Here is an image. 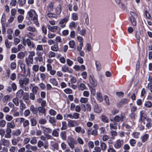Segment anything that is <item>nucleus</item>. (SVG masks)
Segmentation results:
<instances>
[{
	"instance_id": "f257e3e1",
	"label": "nucleus",
	"mask_w": 152,
	"mask_h": 152,
	"mask_svg": "<svg viewBox=\"0 0 152 152\" xmlns=\"http://www.w3.org/2000/svg\"><path fill=\"white\" fill-rule=\"evenodd\" d=\"M29 79L27 77L20 79L19 80V83L20 87L23 88L25 91H28L29 87L27 86L29 83Z\"/></svg>"
},
{
	"instance_id": "f03ea898",
	"label": "nucleus",
	"mask_w": 152,
	"mask_h": 152,
	"mask_svg": "<svg viewBox=\"0 0 152 152\" xmlns=\"http://www.w3.org/2000/svg\"><path fill=\"white\" fill-rule=\"evenodd\" d=\"M126 119V116L124 113H121L120 116L116 115L113 119H110L111 121H114L118 122L120 121L123 122Z\"/></svg>"
},
{
	"instance_id": "7ed1b4c3",
	"label": "nucleus",
	"mask_w": 152,
	"mask_h": 152,
	"mask_svg": "<svg viewBox=\"0 0 152 152\" xmlns=\"http://www.w3.org/2000/svg\"><path fill=\"white\" fill-rule=\"evenodd\" d=\"M67 142L69 146L72 149L75 148V145L77 144L75 140L73 138L70 136L68 137Z\"/></svg>"
},
{
	"instance_id": "20e7f679",
	"label": "nucleus",
	"mask_w": 152,
	"mask_h": 152,
	"mask_svg": "<svg viewBox=\"0 0 152 152\" xmlns=\"http://www.w3.org/2000/svg\"><path fill=\"white\" fill-rule=\"evenodd\" d=\"M29 20H32L36 19H37V15L34 10H31L28 12Z\"/></svg>"
},
{
	"instance_id": "39448f33",
	"label": "nucleus",
	"mask_w": 152,
	"mask_h": 152,
	"mask_svg": "<svg viewBox=\"0 0 152 152\" xmlns=\"http://www.w3.org/2000/svg\"><path fill=\"white\" fill-rule=\"evenodd\" d=\"M69 16L67 15L64 18L61 20L58 24L60 27L61 28L64 27L66 26V25L64 23H66L69 20Z\"/></svg>"
},
{
	"instance_id": "423d86ee",
	"label": "nucleus",
	"mask_w": 152,
	"mask_h": 152,
	"mask_svg": "<svg viewBox=\"0 0 152 152\" xmlns=\"http://www.w3.org/2000/svg\"><path fill=\"white\" fill-rule=\"evenodd\" d=\"M77 40L79 42V45L77 47V49L78 51L81 50L83 46V37L80 36H78L77 37Z\"/></svg>"
},
{
	"instance_id": "0eeeda50",
	"label": "nucleus",
	"mask_w": 152,
	"mask_h": 152,
	"mask_svg": "<svg viewBox=\"0 0 152 152\" xmlns=\"http://www.w3.org/2000/svg\"><path fill=\"white\" fill-rule=\"evenodd\" d=\"M151 119L150 118H144V123L146 124V126L148 129H149L151 128L152 126Z\"/></svg>"
},
{
	"instance_id": "6e6552de",
	"label": "nucleus",
	"mask_w": 152,
	"mask_h": 152,
	"mask_svg": "<svg viewBox=\"0 0 152 152\" xmlns=\"http://www.w3.org/2000/svg\"><path fill=\"white\" fill-rule=\"evenodd\" d=\"M124 144V141L122 140L118 139L117 140L114 145V147L117 149L120 148Z\"/></svg>"
},
{
	"instance_id": "1a4fd4ad",
	"label": "nucleus",
	"mask_w": 152,
	"mask_h": 152,
	"mask_svg": "<svg viewBox=\"0 0 152 152\" xmlns=\"http://www.w3.org/2000/svg\"><path fill=\"white\" fill-rule=\"evenodd\" d=\"M48 26V29L53 32H55L56 31V30L60 31L61 29L60 27L56 26H51L49 25Z\"/></svg>"
},
{
	"instance_id": "9d476101",
	"label": "nucleus",
	"mask_w": 152,
	"mask_h": 152,
	"mask_svg": "<svg viewBox=\"0 0 152 152\" xmlns=\"http://www.w3.org/2000/svg\"><path fill=\"white\" fill-rule=\"evenodd\" d=\"M78 125V124L75 121L70 120L68 121V126L69 127H72Z\"/></svg>"
},
{
	"instance_id": "9b49d317",
	"label": "nucleus",
	"mask_w": 152,
	"mask_h": 152,
	"mask_svg": "<svg viewBox=\"0 0 152 152\" xmlns=\"http://www.w3.org/2000/svg\"><path fill=\"white\" fill-rule=\"evenodd\" d=\"M25 61L27 65L28 66H31V64H33V58H32L28 56L26 58Z\"/></svg>"
},
{
	"instance_id": "f8f14e48",
	"label": "nucleus",
	"mask_w": 152,
	"mask_h": 152,
	"mask_svg": "<svg viewBox=\"0 0 152 152\" xmlns=\"http://www.w3.org/2000/svg\"><path fill=\"white\" fill-rule=\"evenodd\" d=\"M75 130L77 133H81L82 134H84L85 132L84 129L80 126L76 127Z\"/></svg>"
},
{
	"instance_id": "ddd939ff",
	"label": "nucleus",
	"mask_w": 152,
	"mask_h": 152,
	"mask_svg": "<svg viewBox=\"0 0 152 152\" xmlns=\"http://www.w3.org/2000/svg\"><path fill=\"white\" fill-rule=\"evenodd\" d=\"M30 110L34 114H36L38 113V108L35 107L33 105H32L30 106Z\"/></svg>"
},
{
	"instance_id": "4468645a",
	"label": "nucleus",
	"mask_w": 152,
	"mask_h": 152,
	"mask_svg": "<svg viewBox=\"0 0 152 152\" xmlns=\"http://www.w3.org/2000/svg\"><path fill=\"white\" fill-rule=\"evenodd\" d=\"M24 93V91L22 89H20L17 92L16 94V97L20 99L21 98Z\"/></svg>"
},
{
	"instance_id": "2eb2a0df",
	"label": "nucleus",
	"mask_w": 152,
	"mask_h": 152,
	"mask_svg": "<svg viewBox=\"0 0 152 152\" xmlns=\"http://www.w3.org/2000/svg\"><path fill=\"white\" fill-rule=\"evenodd\" d=\"M89 80L90 82L93 87H95L97 85V83L94 78L91 76L90 75Z\"/></svg>"
},
{
	"instance_id": "dca6fc26",
	"label": "nucleus",
	"mask_w": 152,
	"mask_h": 152,
	"mask_svg": "<svg viewBox=\"0 0 152 152\" xmlns=\"http://www.w3.org/2000/svg\"><path fill=\"white\" fill-rule=\"evenodd\" d=\"M0 143L4 146H8L10 144L9 141L4 138L1 139Z\"/></svg>"
},
{
	"instance_id": "f3484780",
	"label": "nucleus",
	"mask_w": 152,
	"mask_h": 152,
	"mask_svg": "<svg viewBox=\"0 0 152 152\" xmlns=\"http://www.w3.org/2000/svg\"><path fill=\"white\" fill-rule=\"evenodd\" d=\"M54 3L53 2H50L48 6V11L50 12L53 11L54 7Z\"/></svg>"
},
{
	"instance_id": "a211bd4d",
	"label": "nucleus",
	"mask_w": 152,
	"mask_h": 152,
	"mask_svg": "<svg viewBox=\"0 0 152 152\" xmlns=\"http://www.w3.org/2000/svg\"><path fill=\"white\" fill-rule=\"evenodd\" d=\"M94 110L96 113H99L101 111V108L98 104H96L94 105Z\"/></svg>"
},
{
	"instance_id": "6ab92c4d",
	"label": "nucleus",
	"mask_w": 152,
	"mask_h": 152,
	"mask_svg": "<svg viewBox=\"0 0 152 152\" xmlns=\"http://www.w3.org/2000/svg\"><path fill=\"white\" fill-rule=\"evenodd\" d=\"M7 126L10 129H14L15 127V125L13 121H11L7 123Z\"/></svg>"
},
{
	"instance_id": "aec40b11",
	"label": "nucleus",
	"mask_w": 152,
	"mask_h": 152,
	"mask_svg": "<svg viewBox=\"0 0 152 152\" xmlns=\"http://www.w3.org/2000/svg\"><path fill=\"white\" fill-rule=\"evenodd\" d=\"M61 70L64 72H67L70 73H72V71L69 69V68L65 66H63L62 67Z\"/></svg>"
},
{
	"instance_id": "412c9836",
	"label": "nucleus",
	"mask_w": 152,
	"mask_h": 152,
	"mask_svg": "<svg viewBox=\"0 0 152 152\" xmlns=\"http://www.w3.org/2000/svg\"><path fill=\"white\" fill-rule=\"evenodd\" d=\"M51 49L53 51L56 52L58 51L59 48L58 46V44H56L52 46L51 47Z\"/></svg>"
},
{
	"instance_id": "4be33fe9",
	"label": "nucleus",
	"mask_w": 152,
	"mask_h": 152,
	"mask_svg": "<svg viewBox=\"0 0 152 152\" xmlns=\"http://www.w3.org/2000/svg\"><path fill=\"white\" fill-rule=\"evenodd\" d=\"M38 111L39 113H42V114H45L46 112V110L45 107L40 106L38 108Z\"/></svg>"
},
{
	"instance_id": "5701e85b",
	"label": "nucleus",
	"mask_w": 152,
	"mask_h": 152,
	"mask_svg": "<svg viewBox=\"0 0 152 152\" xmlns=\"http://www.w3.org/2000/svg\"><path fill=\"white\" fill-rule=\"evenodd\" d=\"M27 45L30 48H33L34 47L35 45L33 42H31L30 40L28 39L26 40Z\"/></svg>"
},
{
	"instance_id": "b1692460",
	"label": "nucleus",
	"mask_w": 152,
	"mask_h": 152,
	"mask_svg": "<svg viewBox=\"0 0 152 152\" xmlns=\"http://www.w3.org/2000/svg\"><path fill=\"white\" fill-rule=\"evenodd\" d=\"M47 15L48 17L50 18H57L58 17L57 15L56 14L52 13L51 12H49L47 14Z\"/></svg>"
},
{
	"instance_id": "393cba45",
	"label": "nucleus",
	"mask_w": 152,
	"mask_h": 152,
	"mask_svg": "<svg viewBox=\"0 0 152 152\" xmlns=\"http://www.w3.org/2000/svg\"><path fill=\"white\" fill-rule=\"evenodd\" d=\"M60 136L62 139L65 140H66V134L65 131H62L60 133Z\"/></svg>"
},
{
	"instance_id": "a878e982",
	"label": "nucleus",
	"mask_w": 152,
	"mask_h": 152,
	"mask_svg": "<svg viewBox=\"0 0 152 152\" xmlns=\"http://www.w3.org/2000/svg\"><path fill=\"white\" fill-rule=\"evenodd\" d=\"M101 120L103 122L105 123H108L109 121L108 118L104 115H102Z\"/></svg>"
},
{
	"instance_id": "bb28decb",
	"label": "nucleus",
	"mask_w": 152,
	"mask_h": 152,
	"mask_svg": "<svg viewBox=\"0 0 152 152\" xmlns=\"http://www.w3.org/2000/svg\"><path fill=\"white\" fill-rule=\"evenodd\" d=\"M20 110L22 111H23V110L25 109L26 107V105L22 101H20Z\"/></svg>"
},
{
	"instance_id": "cd10ccee",
	"label": "nucleus",
	"mask_w": 152,
	"mask_h": 152,
	"mask_svg": "<svg viewBox=\"0 0 152 152\" xmlns=\"http://www.w3.org/2000/svg\"><path fill=\"white\" fill-rule=\"evenodd\" d=\"M144 106L148 108H151L152 106V103L150 101H146L145 103Z\"/></svg>"
},
{
	"instance_id": "c85d7f7f",
	"label": "nucleus",
	"mask_w": 152,
	"mask_h": 152,
	"mask_svg": "<svg viewBox=\"0 0 152 152\" xmlns=\"http://www.w3.org/2000/svg\"><path fill=\"white\" fill-rule=\"evenodd\" d=\"M96 97L97 99L100 102H102L103 100L102 94L100 92L97 93Z\"/></svg>"
},
{
	"instance_id": "c756f323",
	"label": "nucleus",
	"mask_w": 152,
	"mask_h": 152,
	"mask_svg": "<svg viewBox=\"0 0 152 152\" xmlns=\"http://www.w3.org/2000/svg\"><path fill=\"white\" fill-rule=\"evenodd\" d=\"M61 11V6L59 5L56 7V15H59L60 14Z\"/></svg>"
},
{
	"instance_id": "7c9ffc66",
	"label": "nucleus",
	"mask_w": 152,
	"mask_h": 152,
	"mask_svg": "<svg viewBox=\"0 0 152 152\" xmlns=\"http://www.w3.org/2000/svg\"><path fill=\"white\" fill-rule=\"evenodd\" d=\"M100 146L101 149L103 151H105L107 148V145L104 142H100Z\"/></svg>"
},
{
	"instance_id": "2f4dec72",
	"label": "nucleus",
	"mask_w": 152,
	"mask_h": 152,
	"mask_svg": "<svg viewBox=\"0 0 152 152\" xmlns=\"http://www.w3.org/2000/svg\"><path fill=\"white\" fill-rule=\"evenodd\" d=\"M55 41L56 42V44H58V43H62L63 42L62 40V39L60 36H57L55 39Z\"/></svg>"
},
{
	"instance_id": "473e14b6",
	"label": "nucleus",
	"mask_w": 152,
	"mask_h": 152,
	"mask_svg": "<svg viewBox=\"0 0 152 152\" xmlns=\"http://www.w3.org/2000/svg\"><path fill=\"white\" fill-rule=\"evenodd\" d=\"M17 19L18 22L19 23H21L23 22L24 19V17L21 15H20L18 16Z\"/></svg>"
},
{
	"instance_id": "72a5a7b5",
	"label": "nucleus",
	"mask_w": 152,
	"mask_h": 152,
	"mask_svg": "<svg viewBox=\"0 0 152 152\" xmlns=\"http://www.w3.org/2000/svg\"><path fill=\"white\" fill-rule=\"evenodd\" d=\"M26 29L27 31L32 32H35L36 30V28L34 27L31 26L27 27L26 28Z\"/></svg>"
},
{
	"instance_id": "f704fd0d",
	"label": "nucleus",
	"mask_w": 152,
	"mask_h": 152,
	"mask_svg": "<svg viewBox=\"0 0 152 152\" xmlns=\"http://www.w3.org/2000/svg\"><path fill=\"white\" fill-rule=\"evenodd\" d=\"M50 82L55 86L58 85V82L56 79L54 78H52L50 79Z\"/></svg>"
},
{
	"instance_id": "c9c22d12",
	"label": "nucleus",
	"mask_w": 152,
	"mask_h": 152,
	"mask_svg": "<svg viewBox=\"0 0 152 152\" xmlns=\"http://www.w3.org/2000/svg\"><path fill=\"white\" fill-rule=\"evenodd\" d=\"M39 89V88L37 86H34L32 88V91L33 93L36 94L38 90Z\"/></svg>"
},
{
	"instance_id": "e433bc0d",
	"label": "nucleus",
	"mask_w": 152,
	"mask_h": 152,
	"mask_svg": "<svg viewBox=\"0 0 152 152\" xmlns=\"http://www.w3.org/2000/svg\"><path fill=\"white\" fill-rule=\"evenodd\" d=\"M25 54L24 53L22 52H20L17 55V57L18 58L22 59L25 56Z\"/></svg>"
},
{
	"instance_id": "4c0bfd02",
	"label": "nucleus",
	"mask_w": 152,
	"mask_h": 152,
	"mask_svg": "<svg viewBox=\"0 0 152 152\" xmlns=\"http://www.w3.org/2000/svg\"><path fill=\"white\" fill-rule=\"evenodd\" d=\"M67 128L66 122V121L62 122V126L61 128V130H66L67 129Z\"/></svg>"
},
{
	"instance_id": "58836bf2",
	"label": "nucleus",
	"mask_w": 152,
	"mask_h": 152,
	"mask_svg": "<svg viewBox=\"0 0 152 152\" xmlns=\"http://www.w3.org/2000/svg\"><path fill=\"white\" fill-rule=\"evenodd\" d=\"M49 121L50 123L53 125H55L56 122V120L54 117H50L49 118Z\"/></svg>"
},
{
	"instance_id": "ea45409f",
	"label": "nucleus",
	"mask_w": 152,
	"mask_h": 152,
	"mask_svg": "<svg viewBox=\"0 0 152 152\" xmlns=\"http://www.w3.org/2000/svg\"><path fill=\"white\" fill-rule=\"evenodd\" d=\"M148 137V134H145L141 137V139L142 142H145Z\"/></svg>"
},
{
	"instance_id": "a19ab883",
	"label": "nucleus",
	"mask_w": 152,
	"mask_h": 152,
	"mask_svg": "<svg viewBox=\"0 0 152 152\" xmlns=\"http://www.w3.org/2000/svg\"><path fill=\"white\" fill-rule=\"evenodd\" d=\"M69 47L72 48H75V42L73 40H71L69 41Z\"/></svg>"
},
{
	"instance_id": "79ce46f5",
	"label": "nucleus",
	"mask_w": 152,
	"mask_h": 152,
	"mask_svg": "<svg viewBox=\"0 0 152 152\" xmlns=\"http://www.w3.org/2000/svg\"><path fill=\"white\" fill-rule=\"evenodd\" d=\"M30 121L32 126H35L37 125V122L36 120L34 118H31Z\"/></svg>"
},
{
	"instance_id": "37998d69",
	"label": "nucleus",
	"mask_w": 152,
	"mask_h": 152,
	"mask_svg": "<svg viewBox=\"0 0 152 152\" xmlns=\"http://www.w3.org/2000/svg\"><path fill=\"white\" fill-rule=\"evenodd\" d=\"M47 121V120L46 119L41 118L39 120V123L40 124H44L46 123Z\"/></svg>"
},
{
	"instance_id": "c03bdc74",
	"label": "nucleus",
	"mask_w": 152,
	"mask_h": 152,
	"mask_svg": "<svg viewBox=\"0 0 152 152\" xmlns=\"http://www.w3.org/2000/svg\"><path fill=\"white\" fill-rule=\"evenodd\" d=\"M23 99L24 100H28L29 99L28 95L27 93H25L23 95Z\"/></svg>"
},
{
	"instance_id": "a18cd8bd",
	"label": "nucleus",
	"mask_w": 152,
	"mask_h": 152,
	"mask_svg": "<svg viewBox=\"0 0 152 152\" xmlns=\"http://www.w3.org/2000/svg\"><path fill=\"white\" fill-rule=\"evenodd\" d=\"M13 118L12 116L9 115H7L5 116L6 120L8 121H11Z\"/></svg>"
},
{
	"instance_id": "49530a36",
	"label": "nucleus",
	"mask_w": 152,
	"mask_h": 152,
	"mask_svg": "<svg viewBox=\"0 0 152 152\" xmlns=\"http://www.w3.org/2000/svg\"><path fill=\"white\" fill-rule=\"evenodd\" d=\"M80 101L81 103H85L88 102V99L87 98L81 97Z\"/></svg>"
},
{
	"instance_id": "de8ad7c7",
	"label": "nucleus",
	"mask_w": 152,
	"mask_h": 152,
	"mask_svg": "<svg viewBox=\"0 0 152 152\" xmlns=\"http://www.w3.org/2000/svg\"><path fill=\"white\" fill-rule=\"evenodd\" d=\"M39 69V66L37 65H34L32 67L33 70L35 72H37Z\"/></svg>"
},
{
	"instance_id": "09e8293b",
	"label": "nucleus",
	"mask_w": 152,
	"mask_h": 152,
	"mask_svg": "<svg viewBox=\"0 0 152 152\" xmlns=\"http://www.w3.org/2000/svg\"><path fill=\"white\" fill-rule=\"evenodd\" d=\"M6 124V121L4 120H1L0 121V127H4L5 126Z\"/></svg>"
},
{
	"instance_id": "8fccbe9b",
	"label": "nucleus",
	"mask_w": 152,
	"mask_h": 152,
	"mask_svg": "<svg viewBox=\"0 0 152 152\" xmlns=\"http://www.w3.org/2000/svg\"><path fill=\"white\" fill-rule=\"evenodd\" d=\"M18 98L16 97L15 98H14L12 100V102L16 106H17L19 105Z\"/></svg>"
},
{
	"instance_id": "3c124183",
	"label": "nucleus",
	"mask_w": 152,
	"mask_h": 152,
	"mask_svg": "<svg viewBox=\"0 0 152 152\" xmlns=\"http://www.w3.org/2000/svg\"><path fill=\"white\" fill-rule=\"evenodd\" d=\"M78 88L79 90L83 91L85 89L86 87L84 83H81L78 86Z\"/></svg>"
},
{
	"instance_id": "603ef678",
	"label": "nucleus",
	"mask_w": 152,
	"mask_h": 152,
	"mask_svg": "<svg viewBox=\"0 0 152 152\" xmlns=\"http://www.w3.org/2000/svg\"><path fill=\"white\" fill-rule=\"evenodd\" d=\"M104 97L105 103L107 105H109L110 104V102L108 97L106 95L104 96Z\"/></svg>"
},
{
	"instance_id": "864d4df0",
	"label": "nucleus",
	"mask_w": 152,
	"mask_h": 152,
	"mask_svg": "<svg viewBox=\"0 0 152 152\" xmlns=\"http://www.w3.org/2000/svg\"><path fill=\"white\" fill-rule=\"evenodd\" d=\"M13 135L16 136H18L20 135L21 132L20 130L18 129L16 130L15 132H14Z\"/></svg>"
},
{
	"instance_id": "5fc2aeb1",
	"label": "nucleus",
	"mask_w": 152,
	"mask_h": 152,
	"mask_svg": "<svg viewBox=\"0 0 152 152\" xmlns=\"http://www.w3.org/2000/svg\"><path fill=\"white\" fill-rule=\"evenodd\" d=\"M136 18H130V20L131 22L132 23L133 26L136 25V21L135 19Z\"/></svg>"
},
{
	"instance_id": "6e6d98bb",
	"label": "nucleus",
	"mask_w": 152,
	"mask_h": 152,
	"mask_svg": "<svg viewBox=\"0 0 152 152\" xmlns=\"http://www.w3.org/2000/svg\"><path fill=\"white\" fill-rule=\"evenodd\" d=\"M49 113L50 115L53 116L55 115L56 114V111L52 109H51L49 110Z\"/></svg>"
},
{
	"instance_id": "4d7b16f0",
	"label": "nucleus",
	"mask_w": 152,
	"mask_h": 152,
	"mask_svg": "<svg viewBox=\"0 0 152 152\" xmlns=\"http://www.w3.org/2000/svg\"><path fill=\"white\" fill-rule=\"evenodd\" d=\"M55 56V53L52 51L49 52L48 53V56L50 58L54 57Z\"/></svg>"
},
{
	"instance_id": "13d9d810",
	"label": "nucleus",
	"mask_w": 152,
	"mask_h": 152,
	"mask_svg": "<svg viewBox=\"0 0 152 152\" xmlns=\"http://www.w3.org/2000/svg\"><path fill=\"white\" fill-rule=\"evenodd\" d=\"M29 123L28 120H26L23 123V126L24 127H26L27 126H29Z\"/></svg>"
},
{
	"instance_id": "bf43d9fd",
	"label": "nucleus",
	"mask_w": 152,
	"mask_h": 152,
	"mask_svg": "<svg viewBox=\"0 0 152 152\" xmlns=\"http://www.w3.org/2000/svg\"><path fill=\"white\" fill-rule=\"evenodd\" d=\"M129 143L133 147L135 146V145L136 143V141L134 139H132L130 140Z\"/></svg>"
},
{
	"instance_id": "052dcab7",
	"label": "nucleus",
	"mask_w": 152,
	"mask_h": 152,
	"mask_svg": "<svg viewBox=\"0 0 152 152\" xmlns=\"http://www.w3.org/2000/svg\"><path fill=\"white\" fill-rule=\"evenodd\" d=\"M20 68L22 71L23 72L24 74L26 72L25 65L24 64H22L20 65Z\"/></svg>"
},
{
	"instance_id": "680f3d73",
	"label": "nucleus",
	"mask_w": 152,
	"mask_h": 152,
	"mask_svg": "<svg viewBox=\"0 0 152 152\" xmlns=\"http://www.w3.org/2000/svg\"><path fill=\"white\" fill-rule=\"evenodd\" d=\"M72 18L73 20H75L78 19V16L76 13H73L72 14Z\"/></svg>"
},
{
	"instance_id": "e2e57ef3",
	"label": "nucleus",
	"mask_w": 152,
	"mask_h": 152,
	"mask_svg": "<svg viewBox=\"0 0 152 152\" xmlns=\"http://www.w3.org/2000/svg\"><path fill=\"white\" fill-rule=\"evenodd\" d=\"M30 142L32 144H36L37 143V140L36 137H34L32 138L30 141Z\"/></svg>"
},
{
	"instance_id": "0e129e2a",
	"label": "nucleus",
	"mask_w": 152,
	"mask_h": 152,
	"mask_svg": "<svg viewBox=\"0 0 152 152\" xmlns=\"http://www.w3.org/2000/svg\"><path fill=\"white\" fill-rule=\"evenodd\" d=\"M11 16L15 17L17 13L16 10L15 9H13L11 10Z\"/></svg>"
},
{
	"instance_id": "69168bd1",
	"label": "nucleus",
	"mask_w": 152,
	"mask_h": 152,
	"mask_svg": "<svg viewBox=\"0 0 152 152\" xmlns=\"http://www.w3.org/2000/svg\"><path fill=\"white\" fill-rule=\"evenodd\" d=\"M119 111L118 110L114 108L111 111V113L113 115H114L117 114Z\"/></svg>"
},
{
	"instance_id": "338daca9",
	"label": "nucleus",
	"mask_w": 152,
	"mask_h": 152,
	"mask_svg": "<svg viewBox=\"0 0 152 152\" xmlns=\"http://www.w3.org/2000/svg\"><path fill=\"white\" fill-rule=\"evenodd\" d=\"M64 92L67 94H70L72 92V90L69 88H67L64 90Z\"/></svg>"
},
{
	"instance_id": "774afa93",
	"label": "nucleus",
	"mask_w": 152,
	"mask_h": 152,
	"mask_svg": "<svg viewBox=\"0 0 152 152\" xmlns=\"http://www.w3.org/2000/svg\"><path fill=\"white\" fill-rule=\"evenodd\" d=\"M16 148L14 146L11 147L9 149L10 152H15Z\"/></svg>"
}]
</instances>
